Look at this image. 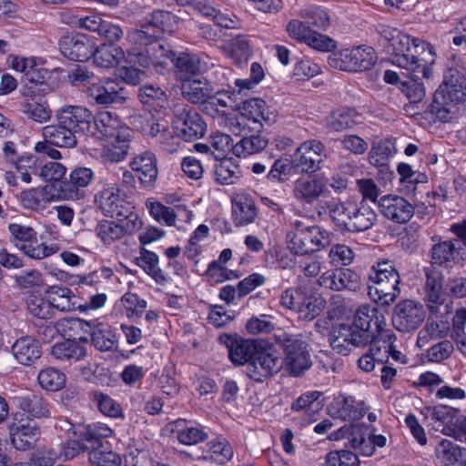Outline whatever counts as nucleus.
Listing matches in <instances>:
<instances>
[{
    "label": "nucleus",
    "instance_id": "nucleus-17",
    "mask_svg": "<svg viewBox=\"0 0 466 466\" xmlns=\"http://www.w3.org/2000/svg\"><path fill=\"white\" fill-rule=\"evenodd\" d=\"M66 326L71 329H77L85 332H90L92 343L101 351L112 350L116 344V337L107 325L98 324L94 329L90 322L81 319H66Z\"/></svg>",
    "mask_w": 466,
    "mask_h": 466
},
{
    "label": "nucleus",
    "instance_id": "nucleus-12",
    "mask_svg": "<svg viewBox=\"0 0 466 466\" xmlns=\"http://www.w3.org/2000/svg\"><path fill=\"white\" fill-rule=\"evenodd\" d=\"M285 364L287 370L293 376H299L309 369L311 361L306 350L305 342L296 336H288L283 340Z\"/></svg>",
    "mask_w": 466,
    "mask_h": 466
},
{
    "label": "nucleus",
    "instance_id": "nucleus-54",
    "mask_svg": "<svg viewBox=\"0 0 466 466\" xmlns=\"http://www.w3.org/2000/svg\"><path fill=\"white\" fill-rule=\"evenodd\" d=\"M358 114L353 109L344 108L334 112L327 120V127L330 131L342 132L352 128L359 123Z\"/></svg>",
    "mask_w": 466,
    "mask_h": 466
},
{
    "label": "nucleus",
    "instance_id": "nucleus-28",
    "mask_svg": "<svg viewBox=\"0 0 466 466\" xmlns=\"http://www.w3.org/2000/svg\"><path fill=\"white\" fill-rule=\"evenodd\" d=\"M14 402L28 417L41 419L51 415L49 402L40 394L26 392L15 397Z\"/></svg>",
    "mask_w": 466,
    "mask_h": 466
},
{
    "label": "nucleus",
    "instance_id": "nucleus-5",
    "mask_svg": "<svg viewBox=\"0 0 466 466\" xmlns=\"http://www.w3.org/2000/svg\"><path fill=\"white\" fill-rule=\"evenodd\" d=\"M369 295L382 306H389L400 293V277L393 261L384 259L376 262L369 273Z\"/></svg>",
    "mask_w": 466,
    "mask_h": 466
},
{
    "label": "nucleus",
    "instance_id": "nucleus-22",
    "mask_svg": "<svg viewBox=\"0 0 466 466\" xmlns=\"http://www.w3.org/2000/svg\"><path fill=\"white\" fill-rule=\"evenodd\" d=\"M129 167L136 173L141 186L145 188H153L158 176L157 158L151 151H144L135 156Z\"/></svg>",
    "mask_w": 466,
    "mask_h": 466
},
{
    "label": "nucleus",
    "instance_id": "nucleus-20",
    "mask_svg": "<svg viewBox=\"0 0 466 466\" xmlns=\"http://www.w3.org/2000/svg\"><path fill=\"white\" fill-rule=\"evenodd\" d=\"M289 248L296 255H306L324 247V236L320 228L312 226L304 231L289 232Z\"/></svg>",
    "mask_w": 466,
    "mask_h": 466
},
{
    "label": "nucleus",
    "instance_id": "nucleus-53",
    "mask_svg": "<svg viewBox=\"0 0 466 466\" xmlns=\"http://www.w3.org/2000/svg\"><path fill=\"white\" fill-rule=\"evenodd\" d=\"M300 298L296 310L299 319L312 320L323 310L325 301L321 298L303 292Z\"/></svg>",
    "mask_w": 466,
    "mask_h": 466
},
{
    "label": "nucleus",
    "instance_id": "nucleus-8",
    "mask_svg": "<svg viewBox=\"0 0 466 466\" xmlns=\"http://www.w3.org/2000/svg\"><path fill=\"white\" fill-rule=\"evenodd\" d=\"M377 61L375 50L369 46L346 48L329 57V65L342 71H365Z\"/></svg>",
    "mask_w": 466,
    "mask_h": 466
},
{
    "label": "nucleus",
    "instance_id": "nucleus-29",
    "mask_svg": "<svg viewBox=\"0 0 466 466\" xmlns=\"http://www.w3.org/2000/svg\"><path fill=\"white\" fill-rule=\"evenodd\" d=\"M217 93L219 91H215L206 78L187 79L182 84V95L192 104L206 105Z\"/></svg>",
    "mask_w": 466,
    "mask_h": 466
},
{
    "label": "nucleus",
    "instance_id": "nucleus-49",
    "mask_svg": "<svg viewBox=\"0 0 466 466\" xmlns=\"http://www.w3.org/2000/svg\"><path fill=\"white\" fill-rule=\"evenodd\" d=\"M144 19L159 37L164 33L174 32L177 27V17L168 11L156 10Z\"/></svg>",
    "mask_w": 466,
    "mask_h": 466
},
{
    "label": "nucleus",
    "instance_id": "nucleus-47",
    "mask_svg": "<svg viewBox=\"0 0 466 466\" xmlns=\"http://www.w3.org/2000/svg\"><path fill=\"white\" fill-rule=\"evenodd\" d=\"M175 423L177 429L174 431L177 434V439L182 444L196 445L205 441L208 437L202 426H189L184 420H178Z\"/></svg>",
    "mask_w": 466,
    "mask_h": 466
},
{
    "label": "nucleus",
    "instance_id": "nucleus-50",
    "mask_svg": "<svg viewBox=\"0 0 466 466\" xmlns=\"http://www.w3.org/2000/svg\"><path fill=\"white\" fill-rule=\"evenodd\" d=\"M159 36L152 27L143 19L139 28H135L127 32V40L138 49H147V47L157 42Z\"/></svg>",
    "mask_w": 466,
    "mask_h": 466
},
{
    "label": "nucleus",
    "instance_id": "nucleus-45",
    "mask_svg": "<svg viewBox=\"0 0 466 466\" xmlns=\"http://www.w3.org/2000/svg\"><path fill=\"white\" fill-rule=\"evenodd\" d=\"M425 300L431 315L445 317L450 313L451 302L448 301V296L443 290L442 285L425 290Z\"/></svg>",
    "mask_w": 466,
    "mask_h": 466
},
{
    "label": "nucleus",
    "instance_id": "nucleus-13",
    "mask_svg": "<svg viewBox=\"0 0 466 466\" xmlns=\"http://www.w3.org/2000/svg\"><path fill=\"white\" fill-rule=\"evenodd\" d=\"M320 287L333 291L358 290L360 289V277L354 270L348 268L337 267L328 269L318 279Z\"/></svg>",
    "mask_w": 466,
    "mask_h": 466
},
{
    "label": "nucleus",
    "instance_id": "nucleus-48",
    "mask_svg": "<svg viewBox=\"0 0 466 466\" xmlns=\"http://www.w3.org/2000/svg\"><path fill=\"white\" fill-rule=\"evenodd\" d=\"M239 167L233 158L226 157L213 167L215 181L221 185L234 184L239 178Z\"/></svg>",
    "mask_w": 466,
    "mask_h": 466
},
{
    "label": "nucleus",
    "instance_id": "nucleus-60",
    "mask_svg": "<svg viewBox=\"0 0 466 466\" xmlns=\"http://www.w3.org/2000/svg\"><path fill=\"white\" fill-rule=\"evenodd\" d=\"M97 237L106 245L124 237L123 229L118 223L111 220H102L96 228Z\"/></svg>",
    "mask_w": 466,
    "mask_h": 466
},
{
    "label": "nucleus",
    "instance_id": "nucleus-30",
    "mask_svg": "<svg viewBox=\"0 0 466 466\" xmlns=\"http://www.w3.org/2000/svg\"><path fill=\"white\" fill-rule=\"evenodd\" d=\"M113 430L102 422H94L79 431V437L84 441L85 448L89 453L98 448L107 445V438L111 437Z\"/></svg>",
    "mask_w": 466,
    "mask_h": 466
},
{
    "label": "nucleus",
    "instance_id": "nucleus-9",
    "mask_svg": "<svg viewBox=\"0 0 466 466\" xmlns=\"http://www.w3.org/2000/svg\"><path fill=\"white\" fill-rule=\"evenodd\" d=\"M87 97L96 105L103 107L119 104L127 100L125 88L122 84L114 78H98L86 89Z\"/></svg>",
    "mask_w": 466,
    "mask_h": 466
},
{
    "label": "nucleus",
    "instance_id": "nucleus-64",
    "mask_svg": "<svg viewBox=\"0 0 466 466\" xmlns=\"http://www.w3.org/2000/svg\"><path fill=\"white\" fill-rule=\"evenodd\" d=\"M358 456L350 451H333L327 454L326 466H359Z\"/></svg>",
    "mask_w": 466,
    "mask_h": 466
},
{
    "label": "nucleus",
    "instance_id": "nucleus-6",
    "mask_svg": "<svg viewBox=\"0 0 466 466\" xmlns=\"http://www.w3.org/2000/svg\"><path fill=\"white\" fill-rule=\"evenodd\" d=\"M10 242L25 256L33 259H42L55 254L56 245L39 242L36 231L30 226L21 223L8 225Z\"/></svg>",
    "mask_w": 466,
    "mask_h": 466
},
{
    "label": "nucleus",
    "instance_id": "nucleus-56",
    "mask_svg": "<svg viewBox=\"0 0 466 466\" xmlns=\"http://www.w3.org/2000/svg\"><path fill=\"white\" fill-rule=\"evenodd\" d=\"M37 380L41 388L50 391H56L65 386L66 376L56 369L46 368L38 373Z\"/></svg>",
    "mask_w": 466,
    "mask_h": 466
},
{
    "label": "nucleus",
    "instance_id": "nucleus-3",
    "mask_svg": "<svg viewBox=\"0 0 466 466\" xmlns=\"http://www.w3.org/2000/svg\"><path fill=\"white\" fill-rule=\"evenodd\" d=\"M95 131L100 139L107 140V146L102 151V157L106 161L117 163L128 154L132 130L127 127L121 118L113 112L102 111L93 116Z\"/></svg>",
    "mask_w": 466,
    "mask_h": 466
},
{
    "label": "nucleus",
    "instance_id": "nucleus-35",
    "mask_svg": "<svg viewBox=\"0 0 466 466\" xmlns=\"http://www.w3.org/2000/svg\"><path fill=\"white\" fill-rule=\"evenodd\" d=\"M435 456L443 466H461L466 463V448L443 439L435 447Z\"/></svg>",
    "mask_w": 466,
    "mask_h": 466
},
{
    "label": "nucleus",
    "instance_id": "nucleus-32",
    "mask_svg": "<svg viewBox=\"0 0 466 466\" xmlns=\"http://www.w3.org/2000/svg\"><path fill=\"white\" fill-rule=\"evenodd\" d=\"M462 244L459 239L441 241L431 248V263L439 266L457 263L462 259Z\"/></svg>",
    "mask_w": 466,
    "mask_h": 466
},
{
    "label": "nucleus",
    "instance_id": "nucleus-7",
    "mask_svg": "<svg viewBox=\"0 0 466 466\" xmlns=\"http://www.w3.org/2000/svg\"><path fill=\"white\" fill-rule=\"evenodd\" d=\"M173 127L177 137L185 141H193L206 133V123L195 108L185 103H177L173 107Z\"/></svg>",
    "mask_w": 466,
    "mask_h": 466
},
{
    "label": "nucleus",
    "instance_id": "nucleus-21",
    "mask_svg": "<svg viewBox=\"0 0 466 466\" xmlns=\"http://www.w3.org/2000/svg\"><path fill=\"white\" fill-rule=\"evenodd\" d=\"M378 206L385 218L398 224L407 223L415 213L414 206L397 195L381 197Z\"/></svg>",
    "mask_w": 466,
    "mask_h": 466
},
{
    "label": "nucleus",
    "instance_id": "nucleus-51",
    "mask_svg": "<svg viewBox=\"0 0 466 466\" xmlns=\"http://www.w3.org/2000/svg\"><path fill=\"white\" fill-rule=\"evenodd\" d=\"M268 139L259 134L243 137L236 145L232 147L233 153L238 157L261 152L268 146Z\"/></svg>",
    "mask_w": 466,
    "mask_h": 466
},
{
    "label": "nucleus",
    "instance_id": "nucleus-44",
    "mask_svg": "<svg viewBox=\"0 0 466 466\" xmlns=\"http://www.w3.org/2000/svg\"><path fill=\"white\" fill-rule=\"evenodd\" d=\"M86 354V349L76 339H66L56 343L51 349V355L63 361H77Z\"/></svg>",
    "mask_w": 466,
    "mask_h": 466
},
{
    "label": "nucleus",
    "instance_id": "nucleus-24",
    "mask_svg": "<svg viewBox=\"0 0 466 466\" xmlns=\"http://www.w3.org/2000/svg\"><path fill=\"white\" fill-rule=\"evenodd\" d=\"M59 50L70 60L86 62L94 53V43L85 35L66 36L59 42Z\"/></svg>",
    "mask_w": 466,
    "mask_h": 466
},
{
    "label": "nucleus",
    "instance_id": "nucleus-52",
    "mask_svg": "<svg viewBox=\"0 0 466 466\" xmlns=\"http://www.w3.org/2000/svg\"><path fill=\"white\" fill-rule=\"evenodd\" d=\"M89 400L105 416L111 418L123 417L121 405L109 395L100 390H93L89 393Z\"/></svg>",
    "mask_w": 466,
    "mask_h": 466
},
{
    "label": "nucleus",
    "instance_id": "nucleus-14",
    "mask_svg": "<svg viewBox=\"0 0 466 466\" xmlns=\"http://www.w3.org/2000/svg\"><path fill=\"white\" fill-rule=\"evenodd\" d=\"M282 366L281 359L259 347L251 362L248 364L246 373L251 380L262 382L265 379L278 373Z\"/></svg>",
    "mask_w": 466,
    "mask_h": 466
},
{
    "label": "nucleus",
    "instance_id": "nucleus-34",
    "mask_svg": "<svg viewBox=\"0 0 466 466\" xmlns=\"http://www.w3.org/2000/svg\"><path fill=\"white\" fill-rule=\"evenodd\" d=\"M439 89L455 105L466 99V75L458 69L450 68Z\"/></svg>",
    "mask_w": 466,
    "mask_h": 466
},
{
    "label": "nucleus",
    "instance_id": "nucleus-38",
    "mask_svg": "<svg viewBox=\"0 0 466 466\" xmlns=\"http://www.w3.org/2000/svg\"><path fill=\"white\" fill-rule=\"evenodd\" d=\"M420 78L424 77L421 75L419 77L412 75V77L401 83V92L410 101L405 105L404 109L411 115L419 114L420 104L426 96L424 85L419 81Z\"/></svg>",
    "mask_w": 466,
    "mask_h": 466
},
{
    "label": "nucleus",
    "instance_id": "nucleus-18",
    "mask_svg": "<svg viewBox=\"0 0 466 466\" xmlns=\"http://www.w3.org/2000/svg\"><path fill=\"white\" fill-rule=\"evenodd\" d=\"M95 177L94 171L86 167H76L69 174V177L60 183L59 198L67 200H77L84 197L83 188L88 187Z\"/></svg>",
    "mask_w": 466,
    "mask_h": 466
},
{
    "label": "nucleus",
    "instance_id": "nucleus-37",
    "mask_svg": "<svg viewBox=\"0 0 466 466\" xmlns=\"http://www.w3.org/2000/svg\"><path fill=\"white\" fill-rule=\"evenodd\" d=\"M45 293L53 310L72 311L77 309L78 299L67 287L52 286Z\"/></svg>",
    "mask_w": 466,
    "mask_h": 466
},
{
    "label": "nucleus",
    "instance_id": "nucleus-4",
    "mask_svg": "<svg viewBox=\"0 0 466 466\" xmlns=\"http://www.w3.org/2000/svg\"><path fill=\"white\" fill-rule=\"evenodd\" d=\"M329 214L338 227L350 232H362L371 228L377 222L375 209L365 200L332 202Z\"/></svg>",
    "mask_w": 466,
    "mask_h": 466
},
{
    "label": "nucleus",
    "instance_id": "nucleus-26",
    "mask_svg": "<svg viewBox=\"0 0 466 466\" xmlns=\"http://www.w3.org/2000/svg\"><path fill=\"white\" fill-rule=\"evenodd\" d=\"M325 183L316 177H299L294 182L292 195L302 204L312 205L323 195Z\"/></svg>",
    "mask_w": 466,
    "mask_h": 466
},
{
    "label": "nucleus",
    "instance_id": "nucleus-15",
    "mask_svg": "<svg viewBox=\"0 0 466 466\" xmlns=\"http://www.w3.org/2000/svg\"><path fill=\"white\" fill-rule=\"evenodd\" d=\"M56 119L58 123L65 124L76 134L93 133L91 130L93 114L85 106H63L56 111Z\"/></svg>",
    "mask_w": 466,
    "mask_h": 466
},
{
    "label": "nucleus",
    "instance_id": "nucleus-62",
    "mask_svg": "<svg viewBox=\"0 0 466 466\" xmlns=\"http://www.w3.org/2000/svg\"><path fill=\"white\" fill-rule=\"evenodd\" d=\"M138 97L142 104L149 106L163 107L166 101V94L159 87L153 85H146L139 88Z\"/></svg>",
    "mask_w": 466,
    "mask_h": 466
},
{
    "label": "nucleus",
    "instance_id": "nucleus-61",
    "mask_svg": "<svg viewBox=\"0 0 466 466\" xmlns=\"http://www.w3.org/2000/svg\"><path fill=\"white\" fill-rule=\"evenodd\" d=\"M150 215L158 222H163L167 226H174L177 214L175 209L166 207L160 202L147 200L146 203Z\"/></svg>",
    "mask_w": 466,
    "mask_h": 466
},
{
    "label": "nucleus",
    "instance_id": "nucleus-16",
    "mask_svg": "<svg viewBox=\"0 0 466 466\" xmlns=\"http://www.w3.org/2000/svg\"><path fill=\"white\" fill-rule=\"evenodd\" d=\"M219 341L227 347L229 360L235 365H248L260 347L255 339H243L236 335H220Z\"/></svg>",
    "mask_w": 466,
    "mask_h": 466
},
{
    "label": "nucleus",
    "instance_id": "nucleus-25",
    "mask_svg": "<svg viewBox=\"0 0 466 466\" xmlns=\"http://www.w3.org/2000/svg\"><path fill=\"white\" fill-rule=\"evenodd\" d=\"M120 188L116 183H106L96 196V203L102 212L111 218L118 217L119 212L127 207L120 196Z\"/></svg>",
    "mask_w": 466,
    "mask_h": 466
},
{
    "label": "nucleus",
    "instance_id": "nucleus-58",
    "mask_svg": "<svg viewBox=\"0 0 466 466\" xmlns=\"http://www.w3.org/2000/svg\"><path fill=\"white\" fill-rule=\"evenodd\" d=\"M132 209L133 208L128 205L119 212L118 217H116L119 226L123 229L124 236L134 234L138 231L143 225L138 215Z\"/></svg>",
    "mask_w": 466,
    "mask_h": 466
},
{
    "label": "nucleus",
    "instance_id": "nucleus-41",
    "mask_svg": "<svg viewBox=\"0 0 466 466\" xmlns=\"http://www.w3.org/2000/svg\"><path fill=\"white\" fill-rule=\"evenodd\" d=\"M94 63L103 68H111L118 65L126 58L123 48L114 44H102L94 47L92 56Z\"/></svg>",
    "mask_w": 466,
    "mask_h": 466
},
{
    "label": "nucleus",
    "instance_id": "nucleus-19",
    "mask_svg": "<svg viewBox=\"0 0 466 466\" xmlns=\"http://www.w3.org/2000/svg\"><path fill=\"white\" fill-rule=\"evenodd\" d=\"M240 113V119L236 118L237 123L236 129L233 132H240V126L246 124L245 119L252 121L254 124H258L259 127H263V122L266 124H271L275 121V115L270 112L266 102L259 98H251L243 101L238 106Z\"/></svg>",
    "mask_w": 466,
    "mask_h": 466
},
{
    "label": "nucleus",
    "instance_id": "nucleus-1",
    "mask_svg": "<svg viewBox=\"0 0 466 466\" xmlns=\"http://www.w3.org/2000/svg\"><path fill=\"white\" fill-rule=\"evenodd\" d=\"M377 32L385 41L384 49L393 65L418 77L431 76L429 64L433 62L434 52L430 43L383 25L377 26Z\"/></svg>",
    "mask_w": 466,
    "mask_h": 466
},
{
    "label": "nucleus",
    "instance_id": "nucleus-27",
    "mask_svg": "<svg viewBox=\"0 0 466 466\" xmlns=\"http://www.w3.org/2000/svg\"><path fill=\"white\" fill-rule=\"evenodd\" d=\"M39 437L40 430L35 423L19 421L10 425L11 442L16 450L26 451L34 448Z\"/></svg>",
    "mask_w": 466,
    "mask_h": 466
},
{
    "label": "nucleus",
    "instance_id": "nucleus-55",
    "mask_svg": "<svg viewBox=\"0 0 466 466\" xmlns=\"http://www.w3.org/2000/svg\"><path fill=\"white\" fill-rule=\"evenodd\" d=\"M368 434V428L352 425L346 439L351 448L360 450L365 456H370L373 454V446L369 442Z\"/></svg>",
    "mask_w": 466,
    "mask_h": 466
},
{
    "label": "nucleus",
    "instance_id": "nucleus-46",
    "mask_svg": "<svg viewBox=\"0 0 466 466\" xmlns=\"http://www.w3.org/2000/svg\"><path fill=\"white\" fill-rule=\"evenodd\" d=\"M396 153L397 148L394 140L383 138L373 142L369 152V161L372 166L385 167Z\"/></svg>",
    "mask_w": 466,
    "mask_h": 466
},
{
    "label": "nucleus",
    "instance_id": "nucleus-10",
    "mask_svg": "<svg viewBox=\"0 0 466 466\" xmlns=\"http://www.w3.org/2000/svg\"><path fill=\"white\" fill-rule=\"evenodd\" d=\"M425 319V310L418 301L404 299L396 304L392 314V324L400 332L416 330Z\"/></svg>",
    "mask_w": 466,
    "mask_h": 466
},
{
    "label": "nucleus",
    "instance_id": "nucleus-59",
    "mask_svg": "<svg viewBox=\"0 0 466 466\" xmlns=\"http://www.w3.org/2000/svg\"><path fill=\"white\" fill-rule=\"evenodd\" d=\"M88 460L94 466H120V456L109 450L106 445L104 448H98L88 453Z\"/></svg>",
    "mask_w": 466,
    "mask_h": 466
},
{
    "label": "nucleus",
    "instance_id": "nucleus-33",
    "mask_svg": "<svg viewBox=\"0 0 466 466\" xmlns=\"http://www.w3.org/2000/svg\"><path fill=\"white\" fill-rule=\"evenodd\" d=\"M15 359L25 366H30L41 357V346L31 336H24L17 339L11 347Z\"/></svg>",
    "mask_w": 466,
    "mask_h": 466
},
{
    "label": "nucleus",
    "instance_id": "nucleus-57",
    "mask_svg": "<svg viewBox=\"0 0 466 466\" xmlns=\"http://www.w3.org/2000/svg\"><path fill=\"white\" fill-rule=\"evenodd\" d=\"M210 455L199 457L198 460L214 461L224 464L233 456L232 447L226 441H213L208 443Z\"/></svg>",
    "mask_w": 466,
    "mask_h": 466
},
{
    "label": "nucleus",
    "instance_id": "nucleus-11",
    "mask_svg": "<svg viewBox=\"0 0 466 466\" xmlns=\"http://www.w3.org/2000/svg\"><path fill=\"white\" fill-rule=\"evenodd\" d=\"M327 158L324 145L317 140L302 143L292 155L295 169L302 173H315L320 169L321 164Z\"/></svg>",
    "mask_w": 466,
    "mask_h": 466
},
{
    "label": "nucleus",
    "instance_id": "nucleus-43",
    "mask_svg": "<svg viewBox=\"0 0 466 466\" xmlns=\"http://www.w3.org/2000/svg\"><path fill=\"white\" fill-rule=\"evenodd\" d=\"M438 319H429L425 327L419 331L418 344L420 347L427 345L431 340L446 339L451 328L450 322L444 317H436Z\"/></svg>",
    "mask_w": 466,
    "mask_h": 466
},
{
    "label": "nucleus",
    "instance_id": "nucleus-23",
    "mask_svg": "<svg viewBox=\"0 0 466 466\" xmlns=\"http://www.w3.org/2000/svg\"><path fill=\"white\" fill-rule=\"evenodd\" d=\"M327 410L334 419L357 420L364 416L366 407L363 401H357L351 396L339 394L328 405Z\"/></svg>",
    "mask_w": 466,
    "mask_h": 466
},
{
    "label": "nucleus",
    "instance_id": "nucleus-39",
    "mask_svg": "<svg viewBox=\"0 0 466 466\" xmlns=\"http://www.w3.org/2000/svg\"><path fill=\"white\" fill-rule=\"evenodd\" d=\"M43 137L58 147L73 148L77 144L76 134L65 124L48 125L43 128Z\"/></svg>",
    "mask_w": 466,
    "mask_h": 466
},
{
    "label": "nucleus",
    "instance_id": "nucleus-42",
    "mask_svg": "<svg viewBox=\"0 0 466 466\" xmlns=\"http://www.w3.org/2000/svg\"><path fill=\"white\" fill-rule=\"evenodd\" d=\"M135 262L157 284L165 285L168 281L167 276L158 267L159 259L156 253L141 248L139 256L135 258Z\"/></svg>",
    "mask_w": 466,
    "mask_h": 466
},
{
    "label": "nucleus",
    "instance_id": "nucleus-63",
    "mask_svg": "<svg viewBox=\"0 0 466 466\" xmlns=\"http://www.w3.org/2000/svg\"><path fill=\"white\" fill-rule=\"evenodd\" d=\"M329 263L333 266H349L353 262L354 252L345 244L331 245L328 254Z\"/></svg>",
    "mask_w": 466,
    "mask_h": 466
},
{
    "label": "nucleus",
    "instance_id": "nucleus-40",
    "mask_svg": "<svg viewBox=\"0 0 466 466\" xmlns=\"http://www.w3.org/2000/svg\"><path fill=\"white\" fill-rule=\"evenodd\" d=\"M232 214L238 227L252 223L257 217L254 200L248 195H238L232 199Z\"/></svg>",
    "mask_w": 466,
    "mask_h": 466
},
{
    "label": "nucleus",
    "instance_id": "nucleus-2",
    "mask_svg": "<svg viewBox=\"0 0 466 466\" xmlns=\"http://www.w3.org/2000/svg\"><path fill=\"white\" fill-rule=\"evenodd\" d=\"M385 318L372 305H361L350 323L335 325L329 335V344L338 354L346 356L353 348L363 347L377 340L380 333L387 331Z\"/></svg>",
    "mask_w": 466,
    "mask_h": 466
},
{
    "label": "nucleus",
    "instance_id": "nucleus-31",
    "mask_svg": "<svg viewBox=\"0 0 466 466\" xmlns=\"http://www.w3.org/2000/svg\"><path fill=\"white\" fill-rule=\"evenodd\" d=\"M166 56L171 59L181 79H187L206 71L208 66L195 54L181 53L178 56L169 50Z\"/></svg>",
    "mask_w": 466,
    "mask_h": 466
},
{
    "label": "nucleus",
    "instance_id": "nucleus-36",
    "mask_svg": "<svg viewBox=\"0 0 466 466\" xmlns=\"http://www.w3.org/2000/svg\"><path fill=\"white\" fill-rule=\"evenodd\" d=\"M456 105L450 101L443 94L442 89H437L433 100L424 111L425 118L430 121L440 120L448 122L452 118Z\"/></svg>",
    "mask_w": 466,
    "mask_h": 466
}]
</instances>
